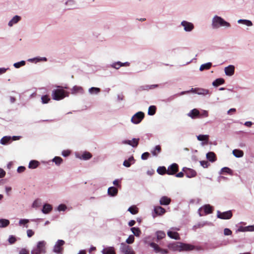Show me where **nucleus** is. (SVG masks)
<instances>
[{
	"instance_id": "nucleus-46",
	"label": "nucleus",
	"mask_w": 254,
	"mask_h": 254,
	"mask_svg": "<svg viewBox=\"0 0 254 254\" xmlns=\"http://www.w3.org/2000/svg\"><path fill=\"white\" fill-rule=\"evenodd\" d=\"M25 64V62L22 61L20 62L16 63L14 64V66L15 68H19L20 67L23 66Z\"/></svg>"
},
{
	"instance_id": "nucleus-29",
	"label": "nucleus",
	"mask_w": 254,
	"mask_h": 254,
	"mask_svg": "<svg viewBox=\"0 0 254 254\" xmlns=\"http://www.w3.org/2000/svg\"><path fill=\"white\" fill-rule=\"evenodd\" d=\"M39 165V163L38 161L36 160H32L30 162L28 167L30 169H35Z\"/></svg>"
},
{
	"instance_id": "nucleus-41",
	"label": "nucleus",
	"mask_w": 254,
	"mask_h": 254,
	"mask_svg": "<svg viewBox=\"0 0 254 254\" xmlns=\"http://www.w3.org/2000/svg\"><path fill=\"white\" fill-rule=\"evenodd\" d=\"M238 22L240 23H243L249 26H252L253 25L252 22L249 20L240 19L238 20Z\"/></svg>"
},
{
	"instance_id": "nucleus-32",
	"label": "nucleus",
	"mask_w": 254,
	"mask_h": 254,
	"mask_svg": "<svg viewBox=\"0 0 254 254\" xmlns=\"http://www.w3.org/2000/svg\"><path fill=\"white\" fill-rule=\"evenodd\" d=\"M158 87V84H153V85H146L141 86L140 88H141L142 90H149V89H154Z\"/></svg>"
},
{
	"instance_id": "nucleus-22",
	"label": "nucleus",
	"mask_w": 254,
	"mask_h": 254,
	"mask_svg": "<svg viewBox=\"0 0 254 254\" xmlns=\"http://www.w3.org/2000/svg\"><path fill=\"white\" fill-rule=\"evenodd\" d=\"M202 208L204 210L205 215L212 213L213 212V208L209 204L204 205Z\"/></svg>"
},
{
	"instance_id": "nucleus-62",
	"label": "nucleus",
	"mask_w": 254,
	"mask_h": 254,
	"mask_svg": "<svg viewBox=\"0 0 254 254\" xmlns=\"http://www.w3.org/2000/svg\"><path fill=\"white\" fill-rule=\"evenodd\" d=\"M5 175V171L3 169L0 168V178H3Z\"/></svg>"
},
{
	"instance_id": "nucleus-3",
	"label": "nucleus",
	"mask_w": 254,
	"mask_h": 254,
	"mask_svg": "<svg viewBox=\"0 0 254 254\" xmlns=\"http://www.w3.org/2000/svg\"><path fill=\"white\" fill-rule=\"evenodd\" d=\"M212 26L214 28H217L220 26L230 27V24L229 23L225 21L221 17L218 16H215L213 18Z\"/></svg>"
},
{
	"instance_id": "nucleus-38",
	"label": "nucleus",
	"mask_w": 254,
	"mask_h": 254,
	"mask_svg": "<svg viewBox=\"0 0 254 254\" xmlns=\"http://www.w3.org/2000/svg\"><path fill=\"white\" fill-rule=\"evenodd\" d=\"M91 157L92 154L90 152H85L82 154L81 158L83 160H88L90 159Z\"/></svg>"
},
{
	"instance_id": "nucleus-30",
	"label": "nucleus",
	"mask_w": 254,
	"mask_h": 254,
	"mask_svg": "<svg viewBox=\"0 0 254 254\" xmlns=\"http://www.w3.org/2000/svg\"><path fill=\"white\" fill-rule=\"evenodd\" d=\"M157 239L158 240H160L165 237L166 234L164 231H158L156 233Z\"/></svg>"
},
{
	"instance_id": "nucleus-45",
	"label": "nucleus",
	"mask_w": 254,
	"mask_h": 254,
	"mask_svg": "<svg viewBox=\"0 0 254 254\" xmlns=\"http://www.w3.org/2000/svg\"><path fill=\"white\" fill-rule=\"evenodd\" d=\"M81 90H82V88L81 87L74 86L72 88L71 91H72V93L74 94V93H76L78 92H80Z\"/></svg>"
},
{
	"instance_id": "nucleus-51",
	"label": "nucleus",
	"mask_w": 254,
	"mask_h": 254,
	"mask_svg": "<svg viewBox=\"0 0 254 254\" xmlns=\"http://www.w3.org/2000/svg\"><path fill=\"white\" fill-rule=\"evenodd\" d=\"M150 154L148 152H144L141 155V159L142 160H146L149 157Z\"/></svg>"
},
{
	"instance_id": "nucleus-58",
	"label": "nucleus",
	"mask_w": 254,
	"mask_h": 254,
	"mask_svg": "<svg viewBox=\"0 0 254 254\" xmlns=\"http://www.w3.org/2000/svg\"><path fill=\"white\" fill-rule=\"evenodd\" d=\"M70 153V151L69 150H64L63 152H62V155L64 156V157H66V156H68Z\"/></svg>"
},
{
	"instance_id": "nucleus-28",
	"label": "nucleus",
	"mask_w": 254,
	"mask_h": 254,
	"mask_svg": "<svg viewBox=\"0 0 254 254\" xmlns=\"http://www.w3.org/2000/svg\"><path fill=\"white\" fill-rule=\"evenodd\" d=\"M212 66V64L211 63H207L205 64H203L200 65L199 67V70L200 71H203L204 70H207L211 68Z\"/></svg>"
},
{
	"instance_id": "nucleus-18",
	"label": "nucleus",
	"mask_w": 254,
	"mask_h": 254,
	"mask_svg": "<svg viewBox=\"0 0 254 254\" xmlns=\"http://www.w3.org/2000/svg\"><path fill=\"white\" fill-rule=\"evenodd\" d=\"M154 210L155 213L158 215H162L166 212L165 209L160 206L155 207Z\"/></svg>"
},
{
	"instance_id": "nucleus-19",
	"label": "nucleus",
	"mask_w": 254,
	"mask_h": 254,
	"mask_svg": "<svg viewBox=\"0 0 254 254\" xmlns=\"http://www.w3.org/2000/svg\"><path fill=\"white\" fill-rule=\"evenodd\" d=\"M118 192V189L114 187H110L108 190V193L109 195L112 196H116Z\"/></svg>"
},
{
	"instance_id": "nucleus-31",
	"label": "nucleus",
	"mask_w": 254,
	"mask_h": 254,
	"mask_svg": "<svg viewBox=\"0 0 254 254\" xmlns=\"http://www.w3.org/2000/svg\"><path fill=\"white\" fill-rule=\"evenodd\" d=\"M157 172L159 174L161 175H164L165 174H167V170L164 166L159 167L157 170Z\"/></svg>"
},
{
	"instance_id": "nucleus-16",
	"label": "nucleus",
	"mask_w": 254,
	"mask_h": 254,
	"mask_svg": "<svg viewBox=\"0 0 254 254\" xmlns=\"http://www.w3.org/2000/svg\"><path fill=\"white\" fill-rule=\"evenodd\" d=\"M186 175L188 178H192L196 175V172L191 169H187L186 170H184Z\"/></svg>"
},
{
	"instance_id": "nucleus-60",
	"label": "nucleus",
	"mask_w": 254,
	"mask_h": 254,
	"mask_svg": "<svg viewBox=\"0 0 254 254\" xmlns=\"http://www.w3.org/2000/svg\"><path fill=\"white\" fill-rule=\"evenodd\" d=\"M200 164L204 168H207L208 167V162L206 161H200Z\"/></svg>"
},
{
	"instance_id": "nucleus-43",
	"label": "nucleus",
	"mask_w": 254,
	"mask_h": 254,
	"mask_svg": "<svg viewBox=\"0 0 254 254\" xmlns=\"http://www.w3.org/2000/svg\"><path fill=\"white\" fill-rule=\"evenodd\" d=\"M41 100L43 104H46L49 102V101L50 100V98H49L48 95H45L42 96Z\"/></svg>"
},
{
	"instance_id": "nucleus-17",
	"label": "nucleus",
	"mask_w": 254,
	"mask_h": 254,
	"mask_svg": "<svg viewBox=\"0 0 254 254\" xmlns=\"http://www.w3.org/2000/svg\"><path fill=\"white\" fill-rule=\"evenodd\" d=\"M168 236L171 239H173L175 240H180V237L179 234L177 232H173L171 231H169L167 232Z\"/></svg>"
},
{
	"instance_id": "nucleus-39",
	"label": "nucleus",
	"mask_w": 254,
	"mask_h": 254,
	"mask_svg": "<svg viewBox=\"0 0 254 254\" xmlns=\"http://www.w3.org/2000/svg\"><path fill=\"white\" fill-rule=\"evenodd\" d=\"M11 139L9 136H4L0 139V143L3 145L6 144Z\"/></svg>"
},
{
	"instance_id": "nucleus-63",
	"label": "nucleus",
	"mask_w": 254,
	"mask_h": 254,
	"mask_svg": "<svg viewBox=\"0 0 254 254\" xmlns=\"http://www.w3.org/2000/svg\"><path fill=\"white\" fill-rule=\"evenodd\" d=\"M184 176V173L181 172L177 174H176V177L178 178H182Z\"/></svg>"
},
{
	"instance_id": "nucleus-27",
	"label": "nucleus",
	"mask_w": 254,
	"mask_h": 254,
	"mask_svg": "<svg viewBox=\"0 0 254 254\" xmlns=\"http://www.w3.org/2000/svg\"><path fill=\"white\" fill-rule=\"evenodd\" d=\"M233 155L238 158L242 157L244 155V152L242 150L239 149H234L233 150Z\"/></svg>"
},
{
	"instance_id": "nucleus-33",
	"label": "nucleus",
	"mask_w": 254,
	"mask_h": 254,
	"mask_svg": "<svg viewBox=\"0 0 254 254\" xmlns=\"http://www.w3.org/2000/svg\"><path fill=\"white\" fill-rule=\"evenodd\" d=\"M130 230L135 236L139 237L141 234V231L139 228L132 227Z\"/></svg>"
},
{
	"instance_id": "nucleus-37",
	"label": "nucleus",
	"mask_w": 254,
	"mask_h": 254,
	"mask_svg": "<svg viewBox=\"0 0 254 254\" xmlns=\"http://www.w3.org/2000/svg\"><path fill=\"white\" fill-rule=\"evenodd\" d=\"M128 211L132 214H136L138 212V208L135 206H132L129 207Z\"/></svg>"
},
{
	"instance_id": "nucleus-5",
	"label": "nucleus",
	"mask_w": 254,
	"mask_h": 254,
	"mask_svg": "<svg viewBox=\"0 0 254 254\" xmlns=\"http://www.w3.org/2000/svg\"><path fill=\"white\" fill-rule=\"evenodd\" d=\"M144 118V114L142 112H138L134 114L131 118V121L133 124L140 123Z\"/></svg>"
},
{
	"instance_id": "nucleus-54",
	"label": "nucleus",
	"mask_w": 254,
	"mask_h": 254,
	"mask_svg": "<svg viewBox=\"0 0 254 254\" xmlns=\"http://www.w3.org/2000/svg\"><path fill=\"white\" fill-rule=\"evenodd\" d=\"M27 234L28 237H31L34 234V232L31 229H28L27 231Z\"/></svg>"
},
{
	"instance_id": "nucleus-56",
	"label": "nucleus",
	"mask_w": 254,
	"mask_h": 254,
	"mask_svg": "<svg viewBox=\"0 0 254 254\" xmlns=\"http://www.w3.org/2000/svg\"><path fill=\"white\" fill-rule=\"evenodd\" d=\"M113 184L115 186H116L117 187H118V188H121V185L120 184V181L118 180V179L115 180V181H114Z\"/></svg>"
},
{
	"instance_id": "nucleus-50",
	"label": "nucleus",
	"mask_w": 254,
	"mask_h": 254,
	"mask_svg": "<svg viewBox=\"0 0 254 254\" xmlns=\"http://www.w3.org/2000/svg\"><path fill=\"white\" fill-rule=\"evenodd\" d=\"M16 241V238L13 236H10L8 239V242L11 244H13L15 243Z\"/></svg>"
},
{
	"instance_id": "nucleus-48",
	"label": "nucleus",
	"mask_w": 254,
	"mask_h": 254,
	"mask_svg": "<svg viewBox=\"0 0 254 254\" xmlns=\"http://www.w3.org/2000/svg\"><path fill=\"white\" fill-rule=\"evenodd\" d=\"M139 140V138H137V139L133 138V139H132L131 146L133 147H137L138 144Z\"/></svg>"
},
{
	"instance_id": "nucleus-10",
	"label": "nucleus",
	"mask_w": 254,
	"mask_h": 254,
	"mask_svg": "<svg viewBox=\"0 0 254 254\" xmlns=\"http://www.w3.org/2000/svg\"><path fill=\"white\" fill-rule=\"evenodd\" d=\"M64 244V241L61 240H58L54 247V252L57 253H61L63 250V248H62V247Z\"/></svg>"
},
{
	"instance_id": "nucleus-64",
	"label": "nucleus",
	"mask_w": 254,
	"mask_h": 254,
	"mask_svg": "<svg viewBox=\"0 0 254 254\" xmlns=\"http://www.w3.org/2000/svg\"><path fill=\"white\" fill-rule=\"evenodd\" d=\"M135 224V221L134 220H130L129 222H128V225L130 227L133 226L134 224Z\"/></svg>"
},
{
	"instance_id": "nucleus-40",
	"label": "nucleus",
	"mask_w": 254,
	"mask_h": 254,
	"mask_svg": "<svg viewBox=\"0 0 254 254\" xmlns=\"http://www.w3.org/2000/svg\"><path fill=\"white\" fill-rule=\"evenodd\" d=\"M133 160V157L132 156L128 158V160H126L124 161L123 165L127 167H129L131 165L130 162Z\"/></svg>"
},
{
	"instance_id": "nucleus-4",
	"label": "nucleus",
	"mask_w": 254,
	"mask_h": 254,
	"mask_svg": "<svg viewBox=\"0 0 254 254\" xmlns=\"http://www.w3.org/2000/svg\"><path fill=\"white\" fill-rule=\"evenodd\" d=\"M45 243L44 241L39 242L37 244V247L32 251L31 254H40L43 252H45Z\"/></svg>"
},
{
	"instance_id": "nucleus-53",
	"label": "nucleus",
	"mask_w": 254,
	"mask_h": 254,
	"mask_svg": "<svg viewBox=\"0 0 254 254\" xmlns=\"http://www.w3.org/2000/svg\"><path fill=\"white\" fill-rule=\"evenodd\" d=\"M125 64H122L121 62L115 63L113 67L116 69H119L121 66H123Z\"/></svg>"
},
{
	"instance_id": "nucleus-15",
	"label": "nucleus",
	"mask_w": 254,
	"mask_h": 254,
	"mask_svg": "<svg viewBox=\"0 0 254 254\" xmlns=\"http://www.w3.org/2000/svg\"><path fill=\"white\" fill-rule=\"evenodd\" d=\"M171 201V199L170 198L166 196H163L160 199V204L161 205H167L169 204Z\"/></svg>"
},
{
	"instance_id": "nucleus-23",
	"label": "nucleus",
	"mask_w": 254,
	"mask_h": 254,
	"mask_svg": "<svg viewBox=\"0 0 254 254\" xmlns=\"http://www.w3.org/2000/svg\"><path fill=\"white\" fill-rule=\"evenodd\" d=\"M161 151V147L160 145H158L155 146L154 149L152 150L151 152L152 154L154 156H157L159 153Z\"/></svg>"
},
{
	"instance_id": "nucleus-36",
	"label": "nucleus",
	"mask_w": 254,
	"mask_h": 254,
	"mask_svg": "<svg viewBox=\"0 0 254 254\" xmlns=\"http://www.w3.org/2000/svg\"><path fill=\"white\" fill-rule=\"evenodd\" d=\"M197 138L199 141H208L209 140V136L208 135L200 134L197 136Z\"/></svg>"
},
{
	"instance_id": "nucleus-11",
	"label": "nucleus",
	"mask_w": 254,
	"mask_h": 254,
	"mask_svg": "<svg viewBox=\"0 0 254 254\" xmlns=\"http://www.w3.org/2000/svg\"><path fill=\"white\" fill-rule=\"evenodd\" d=\"M191 91L199 95H206L209 93L208 90L199 88H191Z\"/></svg>"
},
{
	"instance_id": "nucleus-49",
	"label": "nucleus",
	"mask_w": 254,
	"mask_h": 254,
	"mask_svg": "<svg viewBox=\"0 0 254 254\" xmlns=\"http://www.w3.org/2000/svg\"><path fill=\"white\" fill-rule=\"evenodd\" d=\"M134 241V238L133 235H130L126 240V243L130 244L133 243Z\"/></svg>"
},
{
	"instance_id": "nucleus-42",
	"label": "nucleus",
	"mask_w": 254,
	"mask_h": 254,
	"mask_svg": "<svg viewBox=\"0 0 254 254\" xmlns=\"http://www.w3.org/2000/svg\"><path fill=\"white\" fill-rule=\"evenodd\" d=\"M53 162H54L56 165H59L62 163L63 159L60 157L56 156L53 159Z\"/></svg>"
},
{
	"instance_id": "nucleus-44",
	"label": "nucleus",
	"mask_w": 254,
	"mask_h": 254,
	"mask_svg": "<svg viewBox=\"0 0 254 254\" xmlns=\"http://www.w3.org/2000/svg\"><path fill=\"white\" fill-rule=\"evenodd\" d=\"M100 91V89L97 87H91L89 89V92L91 94H97Z\"/></svg>"
},
{
	"instance_id": "nucleus-7",
	"label": "nucleus",
	"mask_w": 254,
	"mask_h": 254,
	"mask_svg": "<svg viewBox=\"0 0 254 254\" xmlns=\"http://www.w3.org/2000/svg\"><path fill=\"white\" fill-rule=\"evenodd\" d=\"M217 215L218 218L221 219H229L231 218L233 214L231 210L224 212H221L220 211H218Z\"/></svg>"
},
{
	"instance_id": "nucleus-26",
	"label": "nucleus",
	"mask_w": 254,
	"mask_h": 254,
	"mask_svg": "<svg viewBox=\"0 0 254 254\" xmlns=\"http://www.w3.org/2000/svg\"><path fill=\"white\" fill-rule=\"evenodd\" d=\"M21 19V17L18 15H16L9 22L8 25L12 26L14 24L17 23Z\"/></svg>"
},
{
	"instance_id": "nucleus-61",
	"label": "nucleus",
	"mask_w": 254,
	"mask_h": 254,
	"mask_svg": "<svg viewBox=\"0 0 254 254\" xmlns=\"http://www.w3.org/2000/svg\"><path fill=\"white\" fill-rule=\"evenodd\" d=\"M19 254H29V252L25 249H22L20 251Z\"/></svg>"
},
{
	"instance_id": "nucleus-52",
	"label": "nucleus",
	"mask_w": 254,
	"mask_h": 254,
	"mask_svg": "<svg viewBox=\"0 0 254 254\" xmlns=\"http://www.w3.org/2000/svg\"><path fill=\"white\" fill-rule=\"evenodd\" d=\"M232 231L228 228H225L224 230V234L226 236L231 235L232 234Z\"/></svg>"
},
{
	"instance_id": "nucleus-8",
	"label": "nucleus",
	"mask_w": 254,
	"mask_h": 254,
	"mask_svg": "<svg viewBox=\"0 0 254 254\" xmlns=\"http://www.w3.org/2000/svg\"><path fill=\"white\" fill-rule=\"evenodd\" d=\"M150 246L154 249V251L156 253H160L161 254H168L169 253V251L167 249L161 248L155 243H151Z\"/></svg>"
},
{
	"instance_id": "nucleus-6",
	"label": "nucleus",
	"mask_w": 254,
	"mask_h": 254,
	"mask_svg": "<svg viewBox=\"0 0 254 254\" xmlns=\"http://www.w3.org/2000/svg\"><path fill=\"white\" fill-rule=\"evenodd\" d=\"M121 250L124 254H135L132 248L124 243L121 244Z\"/></svg>"
},
{
	"instance_id": "nucleus-34",
	"label": "nucleus",
	"mask_w": 254,
	"mask_h": 254,
	"mask_svg": "<svg viewBox=\"0 0 254 254\" xmlns=\"http://www.w3.org/2000/svg\"><path fill=\"white\" fill-rule=\"evenodd\" d=\"M9 224V221L7 219H0V227H5Z\"/></svg>"
},
{
	"instance_id": "nucleus-35",
	"label": "nucleus",
	"mask_w": 254,
	"mask_h": 254,
	"mask_svg": "<svg viewBox=\"0 0 254 254\" xmlns=\"http://www.w3.org/2000/svg\"><path fill=\"white\" fill-rule=\"evenodd\" d=\"M156 111V107L155 106H151L148 108V114L150 116L154 115Z\"/></svg>"
},
{
	"instance_id": "nucleus-55",
	"label": "nucleus",
	"mask_w": 254,
	"mask_h": 254,
	"mask_svg": "<svg viewBox=\"0 0 254 254\" xmlns=\"http://www.w3.org/2000/svg\"><path fill=\"white\" fill-rule=\"evenodd\" d=\"M66 208V206L64 204H60L58 207L59 211H64Z\"/></svg>"
},
{
	"instance_id": "nucleus-14",
	"label": "nucleus",
	"mask_w": 254,
	"mask_h": 254,
	"mask_svg": "<svg viewBox=\"0 0 254 254\" xmlns=\"http://www.w3.org/2000/svg\"><path fill=\"white\" fill-rule=\"evenodd\" d=\"M235 67L233 65H230L225 68V72L227 75L231 76L234 74Z\"/></svg>"
},
{
	"instance_id": "nucleus-13",
	"label": "nucleus",
	"mask_w": 254,
	"mask_h": 254,
	"mask_svg": "<svg viewBox=\"0 0 254 254\" xmlns=\"http://www.w3.org/2000/svg\"><path fill=\"white\" fill-rule=\"evenodd\" d=\"M181 24L184 27V29L186 31H190L193 29V25L191 23L183 21Z\"/></svg>"
},
{
	"instance_id": "nucleus-21",
	"label": "nucleus",
	"mask_w": 254,
	"mask_h": 254,
	"mask_svg": "<svg viewBox=\"0 0 254 254\" xmlns=\"http://www.w3.org/2000/svg\"><path fill=\"white\" fill-rule=\"evenodd\" d=\"M52 210V206L49 204H45L44 205L42 209L43 213L48 214Z\"/></svg>"
},
{
	"instance_id": "nucleus-2",
	"label": "nucleus",
	"mask_w": 254,
	"mask_h": 254,
	"mask_svg": "<svg viewBox=\"0 0 254 254\" xmlns=\"http://www.w3.org/2000/svg\"><path fill=\"white\" fill-rule=\"evenodd\" d=\"M68 96V93L62 88H58L53 90L52 98L55 100H61Z\"/></svg>"
},
{
	"instance_id": "nucleus-59",
	"label": "nucleus",
	"mask_w": 254,
	"mask_h": 254,
	"mask_svg": "<svg viewBox=\"0 0 254 254\" xmlns=\"http://www.w3.org/2000/svg\"><path fill=\"white\" fill-rule=\"evenodd\" d=\"M25 170V167L23 166L18 167L17 168V172L19 173L23 172Z\"/></svg>"
},
{
	"instance_id": "nucleus-9",
	"label": "nucleus",
	"mask_w": 254,
	"mask_h": 254,
	"mask_svg": "<svg viewBox=\"0 0 254 254\" xmlns=\"http://www.w3.org/2000/svg\"><path fill=\"white\" fill-rule=\"evenodd\" d=\"M179 171V166L176 163H173L168 167L167 169V174L173 175L176 174Z\"/></svg>"
},
{
	"instance_id": "nucleus-57",
	"label": "nucleus",
	"mask_w": 254,
	"mask_h": 254,
	"mask_svg": "<svg viewBox=\"0 0 254 254\" xmlns=\"http://www.w3.org/2000/svg\"><path fill=\"white\" fill-rule=\"evenodd\" d=\"M29 222L28 219H20L19 220V223L20 225H24L28 223Z\"/></svg>"
},
{
	"instance_id": "nucleus-12",
	"label": "nucleus",
	"mask_w": 254,
	"mask_h": 254,
	"mask_svg": "<svg viewBox=\"0 0 254 254\" xmlns=\"http://www.w3.org/2000/svg\"><path fill=\"white\" fill-rule=\"evenodd\" d=\"M188 116L192 119L199 118L200 116L199 111L196 109H193L188 113Z\"/></svg>"
},
{
	"instance_id": "nucleus-25",
	"label": "nucleus",
	"mask_w": 254,
	"mask_h": 254,
	"mask_svg": "<svg viewBox=\"0 0 254 254\" xmlns=\"http://www.w3.org/2000/svg\"><path fill=\"white\" fill-rule=\"evenodd\" d=\"M103 254H116L114 248L113 247H109L105 249L102 251Z\"/></svg>"
},
{
	"instance_id": "nucleus-47",
	"label": "nucleus",
	"mask_w": 254,
	"mask_h": 254,
	"mask_svg": "<svg viewBox=\"0 0 254 254\" xmlns=\"http://www.w3.org/2000/svg\"><path fill=\"white\" fill-rule=\"evenodd\" d=\"M221 173L222 174H223V173H227V174H230L232 172V171L231 170L228 168V167H224L222 169H221Z\"/></svg>"
},
{
	"instance_id": "nucleus-20",
	"label": "nucleus",
	"mask_w": 254,
	"mask_h": 254,
	"mask_svg": "<svg viewBox=\"0 0 254 254\" xmlns=\"http://www.w3.org/2000/svg\"><path fill=\"white\" fill-rule=\"evenodd\" d=\"M206 158L209 161L212 162L216 160V155L213 152H209L207 153L206 154Z\"/></svg>"
},
{
	"instance_id": "nucleus-1",
	"label": "nucleus",
	"mask_w": 254,
	"mask_h": 254,
	"mask_svg": "<svg viewBox=\"0 0 254 254\" xmlns=\"http://www.w3.org/2000/svg\"><path fill=\"white\" fill-rule=\"evenodd\" d=\"M168 248L173 251H189L193 250L194 246L188 244L174 242L168 244Z\"/></svg>"
},
{
	"instance_id": "nucleus-24",
	"label": "nucleus",
	"mask_w": 254,
	"mask_h": 254,
	"mask_svg": "<svg viewBox=\"0 0 254 254\" xmlns=\"http://www.w3.org/2000/svg\"><path fill=\"white\" fill-rule=\"evenodd\" d=\"M224 82L225 80L223 78H217L213 82L212 85L214 86L217 87L220 85L224 84Z\"/></svg>"
}]
</instances>
